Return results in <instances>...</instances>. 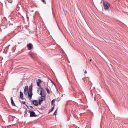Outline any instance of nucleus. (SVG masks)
<instances>
[{"mask_svg": "<svg viewBox=\"0 0 128 128\" xmlns=\"http://www.w3.org/2000/svg\"><path fill=\"white\" fill-rule=\"evenodd\" d=\"M27 47L28 48V50H31L32 47V45L31 43H30L27 46Z\"/></svg>", "mask_w": 128, "mask_h": 128, "instance_id": "6", "label": "nucleus"}, {"mask_svg": "<svg viewBox=\"0 0 128 128\" xmlns=\"http://www.w3.org/2000/svg\"><path fill=\"white\" fill-rule=\"evenodd\" d=\"M12 0H10V1H8V2H10V3H12Z\"/></svg>", "mask_w": 128, "mask_h": 128, "instance_id": "19", "label": "nucleus"}, {"mask_svg": "<svg viewBox=\"0 0 128 128\" xmlns=\"http://www.w3.org/2000/svg\"><path fill=\"white\" fill-rule=\"evenodd\" d=\"M28 91V90H24V91Z\"/></svg>", "mask_w": 128, "mask_h": 128, "instance_id": "23", "label": "nucleus"}, {"mask_svg": "<svg viewBox=\"0 0 128 128\" xmlns=\"http://www.w3.org/2000/svg\"><path fill=\"white\" fill-rule=\"evenodd\" d=\"M11 99V103L12 105L13 106H16L15 104L14 103L12 97L10 98Z\"/></svg>", "mask_w": 128, "mask_h": 128, "instance_id": "9", "label": "nucleus"}, {"mask_svg": "<svg viewBox=\"0 0 128 128\" xmlns=\"http://www.w3.org/2000/svg\"><path fill=\"white\" fill-rule=\"evenodd\" d=\"M46 100V98L40 97L39 98L38 100L39 101L38 104L40 105L42 103L43 101H44Z\"/></svg>", "mask_w": 128, "mask_h": 128, "instance_id": "4", "label": "nucleus"}, {"mask_svg": "<svg viewBox=\"0 0 128 128\" xmlns=\"http://www.w3.org/2000/svg\"><path fill=\"white\" fill-rule=\"evenodd\" d=\"M26 106L27 108H28V106L26 105Z\"/></svg>", "mask_w": 128, "mask_h": 128, "instance_id": "25", "label": "nucleus"}, {"mask_svg": "<svg viewBox=\"0 0 128 128\" xmlns=\"http://www.w3.org/2000/svg\"><path fill=\"white\" fill-rule=\"evenodd\" d=\"M20 98L22 99L23 96V94L22 92H20Z\"/></svg>", "mask_w": 128, "mask_h": 128, "instance_id": "11", "label": "nucleus"}, {"mask_svg": "<svg viewBox=\"0 0 128 128\" xmlns=\"http://www.w3.org/2000/svg\"><path fill=\"white\" fill-rule=\"evenodd\" d=\"M103 4L105 10L109 11V8L110 6L109 4L106 2H103Z\"/></svg>", "mask_w": 128, "mask_h": 128, "instance_id": "1", "label": "nucleus"}, {"mask_svg": "<svg viewBox=\"0 0 128 128\" xmlns=\"http://www.w3.org/2000/svg\"><path fill=\"white\" fill-rule=\"evenodd\" d=\"M29 112L30 114V117H36L37 116L35 114V112L33 111H29Z\"/></svg>", "mask_w": 128, "mask_h": 128, "instance_id": "3", "label": "nucleus"}, {"mask_svg": "<svg viewBox=\"0 0 128 128\" xmlns=\"http://www.w3.org/2000/svg\"><path fill=\"white\" fill-rule=\"evenodd\" d=\"M29 106L31 108H33V107H32V106Z\"/></svg>", "mask_w": 128, "mask_h": 128, "instance_id": "21", "label": "nucleus"}, {"mask_svg": "<svg viewBox=\"0 0 128 128\" xmlns=\"http://www.w3.org/2000/svg\"><path fill=\"white\" fill-rule=\"evenodd\" d=\"M44 4H46V2L45 0H41Z\"/></svg>", "mask_w": 128, "mask_h": 128, "instance_id": "15", "label": "nucleus"}, {"mask_svg": "<svg viewBox=\"0 0 128 128\" xmlns=\"http://www.w3.org/2000/svg\"><path fill=\"white\" fill-rule=\"evenodd\" d=\"M44 108V107L43 106H42L41 108L43 109V108Z\"/></svg>", "mask_w": 128, "mask_h": 128, "instance_id": "24", "label": "nucleus"}, {"mask_svg": "<svg viewBox=\"0 0 128 128\" xmlns=\"http://www.w3.org/2000/svg\"><path fill=\"white\" fill-rule=\"evenodd\" d=\"M55 106V105L54 104V106L51 109L50 111V112H52Z\"/></svg>", "mask_w": 128, "mask_h": 128, "instance_id": "13", "label": "nucleus"}, {"mask_svg": "<svg viewBox=\"0 0 128 128\" xmlns=\"http://www.w3.org/2000/svg\"><path fill=\"white\" fill-rule=\"evenodd\" d=\"M28 86H25L24 90H28Z\"/></svg>", "mask_w": 128, "mask_h": 128, "instance_id": "14", "label": "nucleus"}, {"mask_svg": "<svg viewBox=\"0 0 128 128\" xmlns=\"http://www.w3.org/2000/svg\"><path fill=\"white\" fill-rule=\"evenodd\" d=\"M28 91H24V94L25 95H26L28 94Z\"/></svg>", "mask_w": 128, "mask_h": 128, "instance_id": "17", "label": "nucleus"}, {"mask_svg": "<svg viewBox=\"0 0 128 128\" xmlns=\"http://www.w3.org/2000/svg\"><path fill=\"white\" fill-rule=\"evenodd\" d=\"M32 103L34 106H36L38 104V102L37 100H34L32 101Z\"/></svg>", "mask_w": 128, "mask_h": 128, "instance_id": "7", "label": "nucleus"}, {"mask_svg": "<svg viewBox=\"0 0 128 128\" xmlns=\"http://www.w3.org/2000/svg\"><path fill=\"white\" fill-rule=\"evenodd\" d=\"M84 73H87V72L86 70H85L84 72Z\"/></svg>", "mask_w": 128, "mask_h": 128, "instance_id": "22", "label": "nucleus"}, {"mask_svg": "<svg viewBox=\"0 0 128 128\" xmlns=\"http://www.w3.org/2000/svg\"><path fill=\"white\" fill-rule=\"evenodd\" d=\"M41 90L40 94L41 96V97L44 98H46V92L44 91L43 89L42 88H40Z\"/></svg>", "mask_w": 128, "mask_h": 128, "instance_id": "2", "label": "nucleus"}, {"mask_svg": "<svg viewBox=\"0 0 128 128\" xmlns=\"http://www.w3.org/2000/svg\"><path fill=\"white\" fill-rule=\"evenodd\" d=\"M29 91H32V85H30L29 87L28 88Z\"/></svg>", "mask_w": 128, "mask_h": 128, "instance_id": "10", "label": "nucleus"}, {"mask_svg": "<svg viewBox=\"0 0 128 128\" xmlns=\"http://www.w3.org/2000/svg\"><path fill=\"white\" fill-rule=\"evenodd\" d=\"M55 102V101L54 100H52V105Z\"/></svg>", "mask_w": 128, "mask_h": 128, "instance_id": "18", "label": "nucleus"}, {"mask_svg": "<svg viewBox=\"0 0 128 128\" xmlns=\"http://www.w3.org/2000/svg\"><path fill=\"white\" fill-rule=\"evenodd\" d=\"M28 97H30V99H31L32 98V91H29L28 93Z\"/></svg>", "mask_w": 128, "mask_h": 128, "instance_id": "8", "label": "nucleus"}, {"mask_svg": "<svg viewBox=\"0 0 128 128\" xmlns=\"http://www.w3.org/2000/svg\"><path fill=\"white\" fill-rule=\"evenodd\" d=\"M26 111H26H25V112Z\"/></svg>", "mask_w": 128, "mask_h": 128, "instance_id": "28", "label": "nucleus"}, {"mask_svg": "<svg viewBox=\"0 0 128 128\" xmlns=\"http://www.w3.org/2000/svg\"><path fill=\"white\" fill-rule=\"evenodd\" d=\"M26 102H24V101H23L22 102V103L23 104H25L26 103Z\"/></svg>", "mask_w": 128, "mask_h": 128, "instance_id": "20", "label": "nucleus"}, {"mask_svg": "<svg viewBox=\"0 0 128 128\" xmlns=\"http://www.w3.org/2000/svg\"><path fill=\"white\" fill-rule=\"evenodd\" d=\"M57 109H56V110L55 111L54 113V115H56V113H57Z\"/></svg>", "mask_w": 128, "mask_h": 128, "instance_id": "16", "label": "nucleus"}, {"mask_svg": "<svg viewBox=\"0 0 128 128\" xmlns=\"http://www.w3.org/2000/svg\"><path fill=\"white\" fill-rule=\"evenodd\" d=\"M33 11H32V12H33Z\"/></svg>", "mask_w": 128, "mask_h": 128, "instance_id": "26", "label": "nucleus"}, {"mask_svg": "<svg viewBox=\"0 0 128 128\" xmlns=\"http://www.w3.org/2000/svg\"><path fill=\"white\" fill-rule=\"evenodd\" d=\"M42 82V81L40 79H38L36 81L38 86L40 88H41V86L40 85V84Z\"/></svg>", "mask_w": 128, "mask_h": 128, "instance_id": "5", "label": "nucleus"}, {"mask_svg": "<svg viewBox=\"0 0 128 128\" xmlns=\"http://www.w3.org/2000/svg\"><path fill=\"white\" fill-rule=\"evenodd\" d=\"M7 1H8V0H6Z\"/></svg>", "mask_w": 128, "mask_h": 128, "instance_id": "27", "label": "nucleus"}, {"mask_svg": "<svg viewBox=\"0 0 128 128\" xmlns=\"http://www.w3.org/2000/svg\"><path fill=\"white\" fill-rule=\"evenodd\" d=\"M45 89L46 90L48 93V94H50V90H49L48 89V88H45Z\"/></svg>", "mask_w": 128, "mask_h": 128, "instance_id": "12", "label": "nucleus"}]
</instances>
